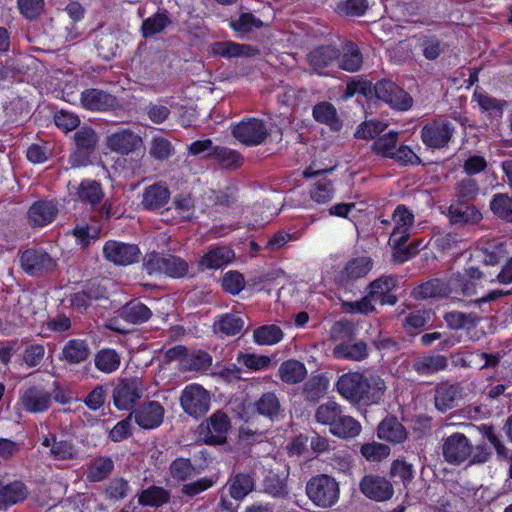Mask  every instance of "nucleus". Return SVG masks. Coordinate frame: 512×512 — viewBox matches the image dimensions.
Here are the masks:
<instances>
[{
    "mask_svg": "<svg viewBox=\"0 0 512 512\" xmlns=\"http://www.w3.org/2000/svg\"><path fill=\"white\" fill-rule=\"evenodd\" d=\"M337 391L347 400L365 405L381 400L386 389L384 381L378 376L365 377L358 372L343 374L337 381Z\"/></svg>",
    "mask_w": 512,
    "mask_h": 512,
    "instance_id": "obj_1",
    "label": "nucleus"
},
{
    "mask_svg": "<svg viewBox=\"0 0 512 512\" xmlns=\"http://www.w3.org/2000/svg\"><path fill=\"white\" fill-rule=\"evenodd\" d=\"M441 450L445 461L452 465H461L467 460L469 464H483L491 456V451L485 443L473 447L470 440L459 432L443 438Z\"/></svg>",
    "mask_w": 512,
    "mask_h": 512,
    "instance_id": "obj_2",
    "label": "nucleus"
},
{
    "mask_svg": "<svg viewBox=\"0 0 512 512\" xmlns=\"http://www.w3.org/2000/svg\"><path fill=\"white\" fill-rule=\"evenodd\" d=\"M143 270L150 276L166 275L171 278H182L189 270L188 263L175 255H162L156 252L147 254L143 259Z\"/></svg>",
    "mask_w": 512,
    "mask_h": 512,
    "instance_id": "obj_3",
    "label": "nucleus"
},
{
    "mask_svg": "<svg viewBox=\"0 0 512 512\" xmlns=\"http://www.w3.org/2000/svg\"><path fill=\"white\" fill-rule=\"evenodd\" d=\"M308 498L318 507L330 508L339 499L338 482L331 476L321 474L312 477L306 484Z\"/></svg>",
    "mask_w": 512,
    "mask_h": 512,
    "instance_id": "obj_4",
    "label": "nucleus"
},
{
    "mask_svg": "<svg viewBox=\"0 0 512 512\" xmlns=\"http://www.w3.org/2000/svg\"><path fill=\"white\" fill-rule=\"evenodd\" d=\"M230 428L229 416L222 410H217L199 426V435L206 444L221 445L226 442Z\"/></svg>",
    "mask_w": 512,
    "mask_h": 512,
    "instance_id": "obj_5",
    "label": "nucleus"
},
{
    "mask_svg": "<svg viewBox=\"0 0 512 512\" xmlns=\"http://www.w3.org/2000/svg\"><path fill=\"white\" fill-rule=\"evenodd\" d=\"M144 391L140 378L120 379L113 389V403L119 410H129L142 397Z\"/></svg>",
    "mask_w": 512,
    "mask_h": 512,
    "instance_id": "obj_6",
    "label": "nucleus"
},
{
    "mask_svg": "<svg viewBox=\"0 0 512 512\" xmlns=\"http://www.w3.org/2000/svg\"><path fill=\"white\" fill-rule=\"evenodd\" d=\"M211 398L200 385L186 386L180 396L182 409L191 417L199 418L209 411Z\"/></svg>",
    "mask_w": 512,
    "mask_h": 512,
    "instance_id": "obj_7",
    "label": "nucleus"
},
{
    "mask_svg": "<svg viewBox=\"0 0 512 512\" xmlns=\"http://www.w3.org/2000/svg\"><path fill=\"white\" fill-rule=\"evenodd\" d=\"M73 138L76 149L69 157V164L77 168L88 163V158L98 143V136L92 128L84 126L75 132Z\"/></svg>",
    "mask_w": 512,
    "mask_h": 512,
    "instance_id": "obj_8",
    "label": "nucleus"
},
{
    "mask_svg": "<svg viewBox=\"0 0 512 512\" xmlns=\"http://www.w3.org/2000/svg\"><path fill=\"white\" fill-rule=\"evenodd\" d=\"M232 134L242 144L252 147L265 142L268 137V129L264 121L248 118L236 124L232 129Z\"/></svg>",
    "mask_w": 512,
    "mask_h": 512,
    "instance_id": "obj_9",
    "label": "nucleus"
},
{
    "mask_svg": "<svg viewBox=\"0 0 512 512\" xmlns=\"http://www.w3.org/2000/svg\"><path fill=\"white\" fill-rule=\"evenodd\" d=\"M374 93L379 100L389 104L397 110H408L413 103L410 95L391 80L378 81L373 87Z\"/></svg>",
    "mask_w": 512,
    "mask_h": 512,
    "instance_id": "obj_10",
    "label": "nucleus"
},
{
    "mask_svg": "<svg viewBox=\"0 0 512 512\" xmlns=\"http://www.w3.org/2000/svg\"><path fill=\"white\" fill-rule=\"evenodd\" d=\"M21 268L30 276H42L54 270L56 263L41 249H28L20 255Z\"/></svg>",
    "mask_w": 512,
    "mask_h": 512,
    "instance_id": "obj_11",
    "label": "nucleus"
},
{
    "mask_svg": "<svg viewBox=\"0 0 512 512\" xmlns=\"http://www.w3.org/2000/svg\"><path fill=\"white\" fill-rule=\"evenodd\" d=\"M454 133V126L447 120H435L421 129L423 143L433 149L448 145Z\"/></svg>",
    "mask_w": 512,
    "mask_h": 512,
    "instance_id": "obj_12",
    "label": "nucleus"
},
{
    "mask_svg": "<svg viewBox=\"0 0 512 512\" xmlns=\"http://www.w3.org/2000/svg\"><path fill=\"white\" fill-rule=\"evenodd\" d=\"M105 258L115 265L127 266L138 262L141 251L136 244L110 240L103 247Z\"/></svg>",
    "mask_w": 512,
    "mask_h": 512,
    "instance_id": "obj_13",
    "label": "nucleus"
},
{
    "mask_svg": "<svg viewBox=\"0 0 512 512\" xmlns=\"http://www.w3.org/2000/svg\"><path fill=\"white\" fill-rule=\"evenodd\" d=\"M359 489L367 498L377 502L387 501L394 494L390 481L375 474L364 476L359 483Z\"/></svg>",
    "mask_w": 512,
    "mask_h": 512,
    "instance_id": "obj_14",
    "label": "nucleus"
},
{
    "mask_svg": "<svg viewBox=\"0 0 512 512\" xmlns=\"http://www.w3.org/2000/svg\"><path fill=\"white\" fill-rule=\"evenodd\" d=\"M463 397V388L459 383L442 381L435 386L434 404L439 412L445 413L455 408Z\"/></svg>",
    "mask_w": 512,
    "mask_h": 512,
    "instance_id": "obj_15",
    "label": "nucleus"
},
{
    "mask_svg": "<svg viewBox=\"0 0 512 512\" xmlns=\"http://www.w3.org/2000/svg\"><path fill=\"white\" fill-rule=\"evenodd\" d=\"M135 422L143 429H154L160 426L164 419V408L157 401H149L131 412Z\"/></svg>",
    "mask_w": 512,
    "mask_h": 512,
    "instance_id": "obj_16",
    "label": "nucleus"
},
{
    "mask_svg": "<svg viewBox=\"0 0 512 512\" xmlns=\"http://www.w3.org/2000/svg\"><path fill=\"white\" fill-rule=\"evenodd\" d=\"M142 144V138L129 129L117 131L107 138L108 148L122 155L138 150Z\"/></svg>",
    "mask_w": 512,
    "mask_h": 512,
    "instance_id": "obj_17",
    "label": "nucleus"
},
{
    "mask_svg": "<svg viewBox=\"0 0 512 512\" xmlns=\"http://www.w3.org/2000/svg\"><path fill=\"white\" fill-rule=\"evenodd\" d=\"M171 193L164 182H157L146 187L142 194L141 205L149 211H159L170 200Z\"/></svg>",
    "mask_w": 512,
    "mask_h": 512,
    "instance_id": "obj_18",
    "label": "nucleus"
},
{
    "mask_svg": "<svg viewBox=\"0 0 512 512\" xmlns=\"http://www.w3.org/2000/svg\"><path fill=\"white\" fill-rule=\"evenodd\" d=\"M22 408L30 413H42L51 404V394L42 388L31 386L20 397Z\"/></svg>",
    "mask_w": 512,
    "mask_h": 512,
    "instance_id": "obj_19",
    "label": "nucleus"
},
{
    "mask_svg": "<svg viewBox=\"0 0 512 512\" xmlns=\"http://www.w3.org/2000/svg\"><path fill=\"white\" fill-rule=\"evenodd\" d=\"M226 486L228 487L229 495L234 500H242L252 492L255 487V473H236L228 480Z\"/></svg>",
    "mask_w": 512,
    "mask_h": 512,
    "instance_id": "obj_20",
    "label": "nucleus"
},
{
    "mask_svg": "<svg viewBox=\"0 0 512 512\" xmlns=\"http://www.w3.org/2000/svg\"><path fill=\"white\" fill-rule=\"evenodd\" d=\"M341 52L332 45L318 46L307 56L310 66L317 72L329 67L334 61L338 60Z\"/></svg>",
    "mask_w": 512,
    "mask_h": 512,
    "instance_id": "obj_21",
    "label": "nucleus"
},
{
    "mask_svg": "<svg viewBox=\"0 0 512 512\" xmlns=\"http://www.w3.org/2000/svg\"><path fill=\"white\" fill-rule=\"evenodd\" d=\"M81 102L85 108L96 111H105L116 105L114 96L98 89H87L82 92Z\"/></svg>",
    "mask_w": 512,
    "mask_h": 512,
    "instance_id": "obj_22",
    "label": "nucleus"
},
{
    "mask_svg": "<svg viewBox=\"0 0 512 512\" xmlns=\"http://www.w3.org/2000/svg\"><path fill=\"white\" fill-rule=\"evenodd\" d=\"M449 217L454 224H476L482 219V214L475 206L468 204V202L460 201L451 204L449 207Z\"/></svg>",
    "mask_w": 512,
    "mask_h": 512,
    "instance_id": "obj_23",
    "label": "nucleus"
},
{
    "mask_svg": "<svg viewBox=\"0 0 512 512\" xmlns=\"http://www.w3.org/2000/svg\"><path fill=\"white\" fill-rule=\"evenodd\" d=\"M378 438L391 443H401L407 438L405 427L395 418L386 417L377 428Z\"/></svg>",
    "mask_w": 512,
    "mask_h": 512,
    "instance_id": "obj_24",
    "label": "nucleus"
},
{
    "mask_svg": "<svg viewBox=\"0 0 512 512\" xmlns=\"http://www.w3.org/2000/svg\"><path fill=\"white\" fill-rule=\"evenodd\" d=\"M211 52L214 55H219L225 58H233L254 56L258 50L251 45L238 44L232 41H224L214 43L211 47Z\"/></svg>",
    "mask_w": 512,
    "mask_h": 512,
    "instance_id": "obj_25",
    "label": "nucleus"
},
{
    "mask_svg": "<svg viewBox=\"0 0 512 512\" xmlns=\"http://www.w3.org/2000/svg\"><path fill=\"white\" fill-rule=\"evenodd\" d=\"M443 279L446 297L470 296L475 293V283L460 272L452 273L448 278Z\"/></svg>",
    "mask_w": 512,
    "mask_h": 512,
    "instance_id": "obj_26",
    "label": "nucleus"
},
{
    "mask_svg": "<svg viewBox=\"0 0 512 512\" xmlns=\"http://www.w3.org/2000/svg\"><path fill=\"white\" fill-rule=\"evenodd\" d=\"M58 212L52 201H37L29 209V220L35 226H44L54 220Z\"/></svg>",
    "mask_w": 512,
    "mask_h": 512,
    "instance_id": "obj_27",
    "label": "nucleus"
},
{
    "mask_svg": "<svg viewBox=\"0 0 512 512\" xmlns=\"http://www.w3.org/2000/svg\"><path fill=\"white\" fill-rule=\"evenodd\" d=\"M44 447H50L51 456L57 460H70L76 457L74 445L64 439H58L55 434H49L42 441Z\"/></svg>",
    "mask_w": 512,
    "mask_h": 512,
    "instance_id": "obj_28",
    "label": "nucleus"
},
{
    "mask_svg": "<svg viewBox=\"0 0 512 512\" xmlns=\"http://www.w3.org/2000/svg\"><path fill=\"white\" fill-rule=\"evenodd\" d=\"M255 411L270 420H276L282 413L278 396L273 392L262 394L253 404Z\"/></svg>",
    "mask_w": 512,
    "mask_h": 512,
    "instance_id": "obj_29",
    "label": "nucleus"
},
{
    "mask_svg": "<svg viewBox=\"0 0 512 512\" xmlns=\"http://www.w3.org/2000/svg\"><path fill=\"white\" fill-rule=\"evenodd\" d=\"M89 355L90 348L84 340L71 339L64 345L60 359L73 365L86 361Z\"/></svg>",
    "mask_w": 512,
    "mask_h": 512,
    "instance_id": "obj_30",
    "label": "nucleus"
},
{
    "mask_svg": "<svg viewBox=\"0 0 512 512\" xmlns=\"http://www.w3.org/2000/svg\"><path fill=\"white\" fill-rule=\"evenodd\" d=\"M339 68L347 72H357L363 64V56L358 46L347 41L342 47V56L339 57Z\"/></svg>",
    "mask_w": 512,
    "mask_h": 512,
    "instance_id": "obj_31",
    "label": "nucleus"
},
{
    "mask_svg": "<svg viewBox=\"0 0 512 512\" xmlns=\"http://www.w3.org/2000/svg\"><path fill=\"white\" fill-rule=\"evenodd\" d=\"M333 355L339 359L362 361L368 357V346L364 341L340 343L334 347Z\"/></svg>",
    "mask_w": 512,
    "mask_h": 512,
    "instance_id": "obj_32",
    "label": "nucleus"
},
{
    "mask_svg": "<svg viewBox=\"0 0 512 512\" xmlns=\"http://www.w3.org/2000/svg\"><path fill=\"white\" fill-rule=\"evenodd\" d=\"M278 375L283 382L296 384L306 378L307 370L302 362L289 359L281 363L278 369Z\"/></svg>",
    "mask_w": 512,
    "mask_h": 512,
    "instance_id": "obj_33",
    "label": "nucleus"
},
{
    "mask_svg": "<svg viewBox=\"0 0 512 512\" xmlns=\"http://www.w3.org/2000/svg\"><path fill=\"white\" fill-rule=\"evenodd\" d=\"M411 296L416 300L446 297L444 279L433 278L415 287Z\"/></svg>",
    "mask_w": 512,
    "mask_h": 512,
    "instance_id": "obj_34",
    "label": "nucleus"
},
{
    "mask_svg": "<svg viewBox=\"0 0 512 512\" xmlns=\"http://www.w3.org/2000/svg\"><path fill=\"white\" fill-rule=\"evenodd\" d=\"M119 316L132 324H140L150 319L152 312L143 303L133 300L121 307L118 311Z\"/></svg>",
    "mask_w": 512,
    "mask_h": 512,
    "instance_id": "obj_35",
    "label": "nucleus"
},
{
    "mask_svg": "<svg viewBox=\"0 0 512 512\" xmlns=\"http://www.w3.org/2000/svg\"><path fill=\"white\" fill-rule=\"evenodd\" d=\"M343 414V410L338 403L328 401L316 409L315 419L318 423L328 426L329 431H331Z\"/></svg>",
    "mask_w": 512,
    "mask_h": 512,
    "instance_id": "obj_36",
    "label": "nucleus"
},
{
    "mask_svg": "<svg viewBox=\"0 0 512 512\" xmlns=\"http://www.w3.org/2000/svg\"><path fill=\"white\" fill-rule=\"evenodd\" d=\"M27 490L23 483L13 482L7 485H0V510L7 508L9 505L16 504L25 500Z\"/></svg>",
    "mask_w": 512,
    "mask_h": 512,
    "instance_id": "obj_37",
    "label": "nucleus"
},
{
    "mask_svg": "<svg viewBox=\"0 0 512 512\" xmlns=\"http://www.w3.org/2000/svg\"><path fill=\"white\" fill-rule=\"evenodd\" d=\"M233 258L234 252L226 246H221L213 248L206 253L202 257L200 264L208 269H218L231 262Z\"/></svg>",
    "mask_w": 512,
    "mask_h": 512,
    "instance_id": "obj_38",
    "label": "nucleus"
},
{
    "mask_svg": "<svg viewBox=\"0 0 512 512\" xmlns=\"http://www.w3.org/2000/svg\"><path fill=\"white\" fill-rule=\"evenodd\" d=\"M447 366V358L439 354L419 357L413 362V369L420 374L442 371L445 370Z\"/></svg>",
    "mask_w": 512,
    "mask_h": 512,
    "instance_id": "obj_39",
    "label": "nucleus"
},
{
    "mask_svg": "<svg viewBox=\"0 0 512 512\" xmlns=\"http://www.w3.org/2000/svg\"><path fill=\"white\" fill-rule=\"evenodd\" d=\"M113 468L114 462L110 457H97L88 466L87 479L90 482L102 481L112 473Z\"/></svg>",
    "mask_w": 512,
    "mask_h": 512,
    "instance_id": "obj_40",
    "label": "nucleus"
},
{
    "mask_svg": "<svg viewBox=\"0 0 512 512\" xmlns=\"http://www.w3.org/2000/svg\"><path fill=\"white\" fill-rule=\"evenodd\" d=\"M372 268L370 258L359 257L349 261L341 273V277L346 281H354L365 277Z\"/></svg>",
    "mask_w": 512,
    "mask_h": 512,
    "instance_id": "obj_41",
    "label": "nucleus"
},
{
    "mask_svg": "<svg viewBox=\"0 0 512 512\" xmlns=\"http://www.w3.org/2000/svg\"><path fill=\"white\" fill-rule=\"evenodd\" d=\"M447 326L453 330L474 328L480 318L475 313H463L459 311L447 312L444 315Z\"/></svg>",
    "mask_w": 512,
    "mask_h": 512,
    "instance_id": "obj_42",
    "label": "nucleus"
},
{
    "mask_svg": "<svg viewBox=\"0 0 512 512\" xmlns=\"http://www.w3.org/2000/svg\"><path fill=\"white\" fill-rule=\"evenodd\" d=\"M208 156L215 157L221 167L227 170H235L243 164V157L241 154L227 147H214Z\"/></svg>",
    "mask_w": 512,
    "mask_h": 512,
    "instance_id": "obj_43",
    "label": "nucleus"
},
{
    "mask_svg": "<svg viewBox=\"0 0 512 512\" xmlns=\"http://www.w3.org/2000/svg\"><path fill=\"white\" fill-rule=\"evenodd\" d=\"M170 500V492L163 487L151 486L141 492L138 502L143 506L159 507Z\"/></svg>",
    "mask_w": 512,
    "mask_h": 512,
    "instance_id": "obj_44",
    "label": "nucleus"
},
{
    "mask_svg": "<svg viewBox=\"0 0 512 512\" xmlns=\"http://www.w3.org/2000/svg\"><path fill=\"white\" fill-rule=\"evenodd\" d=\"M330 432L339 438H354L360 434L361 425L353 417L343 414Z\"/></svg>",
    "mask_w": 512,
    "mask_h": 512,
    "instance_id": "obj_45",
    "label": "nucleus"
},
{
    "mask_svg": "<svg viewBox=\"0 0 512 512\" xmlns=\"http://www.w3.org/2000/svg\"><path fill=\"white\" fill-rule=\"evenodd\" d=\"M95 46L99 55L110 60L116 55L118 48L116 35L111 32H99L95 35Z\"/></svg>",
    "mask_w": 512,
    "mask_h": 512,
    "instance_id": "obj_46",
    "label": "nucleus"
},
{
    "mask_svg": "<svg viewBox=\"0 0 512 512\" xmlns=\"http://www.w3.org/2000/svg\"><path fill=\"white\" fill-rule=\"evenodd\" d=\"M196 473V468L188 458L178 457L169 466V474L177 482H184Z\"/></svg>",
    "mask_w": 512,
    "mask_h": 512,
    "instance_id": "obj_47",
    "label": "nucleus"
},
{
    "mask_svg": "<svg viewBox=\"0 0 512 512\" xmlns=\"http://www.w3.org/2000/svg\"><path fill=\"white\" fill-rule=\"evenodd\" d=\"M490 209L498 218L512 223V198L508 194H495L490 202Z\"/></svg>",
    "mask_w": 512,
    "mask_h": 512,
    "instance_id": "obj_48",
    "label": "nucleus"
},
{
    "mask_svg": "<svg viewBox=\"0 0 512 512\" xmlns=\"http://www.w3.org/2000/svg\"><path fill=\"white\" fill-rule=\"evenodd\" d=\"M479 194L478 182L470 176L459 179L455 185V196L464 202L473 201Z\"/></svg>",
    "mask_w": 512,
    "mask_h": 512,
    "instance_id": "obj_49",
    "label": "nucleus"
},
{
    "mask_svg": "<svg viewBox=\"0 0 512 512\" xmlns=\"http://www.w3.org/2000/svg\"><path fill=\"white\" fill-rule=\"evenodd\" d=\"M77 194L82 201L87 202L92 206L100 203L104 196L101 185L97 181L93 180L82 181L79 185Z\"/></svg>",
    "mask_w": 512,
    "mask_h": 512,
    "instance_id": "obj_50",
    "label": "nucleus"
},
{
    "mask_svg": "<svg viewBox=\"0 0 512 512\" xmlns=\"http://www.w3.org/2000/svg\"><path fill=\"white\" fill-rule=\"evenodd\" d=\"M231 28L241 36L252 32L254 28H261L263 22L250 12L241 13L237 18L231 19Z\"/></svg>",
    "mask_w": 512,
    "mask_h": 512,
    "instance_id": "obj_51",
    "label": "nucleus"
},
{
    "mask_svg": "<svg viewBox=\"0 0 512 512\" xmlns=\"http://www.w3.org/2000/svg\"><path fill=\"white\" fill-rule=\"evenodd\" d=\"M314 118L321 123L329 125L332 129L338 130L341 126L335 107L327 102H321L313 108Z\"/></svg>",
    "mask_w": 512,
    "mask_h": 512,
    "instance_id": "obj_52",
    "label": "nucleus"
},
{
    "mask_svg": "<svg viewBox=\"0 0 512 512\" xmlns=\"http://www.w3.org/2000/svg\"><path fill=\"white\" fill-rule=\"evenodd\" d=\"M95 366L104 373H112L120 366V356L115 350L102 349L95 356Z\"/></svg>",
    "mask_w": 512,
    "mask_h": 512,
    "instance_id": "obj_53",
    "label": "nucleus"
},
{
    "mask_svg": "<svg viewBox=\"0 0 512 512\" xmlns=\"http://www.w3.org/2000/svg\"><path fill=\"white\" fill-rule=\"evenodd\" d=\"M397 142L398 133L390 131L376 139L371 146V150L377 155L390 158L396 150Z\"/></svg>",
    "mask_w": 512,
    "mask_h": 512,
    "instance_id": "obj_54",
    "label": "nucleus"
},
{
    "mask_svg": "<svg viewBox=\"0 0 512 512\" xmlns=\"http://www.w3.org/2000/svg\"><path fill=\"white\" fill-rule=\"evenodd\" d=\"M170 24L171 20L166 13H156L143 21L141 30L143 36L147 38L161 33Z\"/></svg>",
    "mask_w": 512,
    "mask_h": 512,
    "instance_id": "obj_55",
    "label": "nucleus"
},
{
    "mask_svg": "<svg viewBox=\"0 0 512 512\" xmlns=\"http://www.w3.org/2000/svg\"><path fill=\"white\" fill-rule=\"evenodd\" d=\"M253 338L260 345H273L282 340L283 332L276 325H265L254 330Z\"/></svg>",
    "mask_w": 512,
    "mask_h": 512,
    "instance_id": "obj_56",
    "label": "nucleus"
},
{
    "mask_svg": "<svg viewBox=\"0 0 512 512\" xmlns=\"http://www.w3.org/2000/svg\"><path fill=\"white\" fill-rule=\"evenodd\" d=\"M243 327L244 319L237 314H226L214 324L216 331L222 332L228 336L240 333Z\"/></svg>",
    "mask_w": 512,
    "mask_h": 512,
    "instance_id": "obj_57",
    "label": "nucleus"
},
{
    "mask_svg": "<svg viewBox=\"0 0 512 512\" xmlns=\"http://www.w3.org/2000/svg\"><path fill=\"white\" fill-rule=\"evenodd\" d=\"M420 48L426 59L435 60L445 52L447 46L435 36H424L420 40Z\"/></svg>",
    "mask_w": 512,
    "mask_h": 512,
    "instance_id": "obj_58",
    "label": "nucleus"
},
{
    "mask_svg": "<svg viewBox=\"0 0 512 512\" xmlns=\"http://www.w3.org/2000/svg\"><path fill=\"white\" fill-rule=\"evenodd\" d=\"M45 357V347L40 343H27L21 354L22 362L29 368L39 366Z\"/></svg>",
    "mask_w": 512,
    "mask_h": 512,
    "instance_id": "obj_59",
    "label": "nucleus"
},
{
    "mask_svg": "<svg viewBox=\"0 0 512 512\" xmlns=\"http://www.w3.org/2000/svg\"><path fill=\"white\" fill-rule=\"evenodd\" d=\"M194 203L190 195H177L172 201L171 207L166 209V213L175 211L179 220L189 219L192 215Z\"/></svg>",
    "mask_w": 512,
    "mask_h": 512,
    "instance_id": "obj_60",
    "label": "nucleus"
},
{
    "mask_svg": "<svg viewBox=\"0 0 512 512\" xmlns=\"http://www.w3.org/2000/svg\"><path fill=\"white\" fill-rule=\"evenodd\" d=\"M360 451L362 456L371 462L381 461L390 454L389 446L377 442L362 445Z\"/></svg>",
    "mask_w": 512,
    "mask_h": 512,
    "instance_id": "obj_61",
    "label": "nucleus"
},
{
    "mask_svg": "<svg viewBox=\"0 0 512 512\" xmlns=\"http://www.w3.org/2000/svg\"><path fill=\"white\" fill-rule=\"evenodd\" d=\"M397 278L394 276H382L369 285V295L372 299H377L387 292H391L397 286Z\"/></svg>",
    "mask_w": 512,
    "mask_h": 512,
    "instance_id": "obj_62",
    "label": "nucleus"
},
{
    "mask_svg": "<svg viewBox=\"0 0 512 512\" xmlns=\"http://www.w3.org/2000/svg\"><path fill=\"white\" fill-rule=\"evenodd\" d=\"M20 13L28 20H36L44 12V0H17Z\"/></svg>",
    "mask_w": 512,
    "mask_h": 512,
    "instance_id": "obj_63",
    "label": "nucleus"
},
{
    "mask_svg": "<svg viewBox=\"0 0 512 512\" xmlns=\"http://www.w3.org/2000/svg\"><path fill=\"white\" fill-rule=\"evenodd\" d=\"M222 286L225 291L236 295L245 287L244 277L238 271H229L223 276Z\"/></svg>",
    "mask_w": 512,
    "mask_h": 512,
    "instance_id": "obj_64",
    "label": "nucleus"
}]
</instances>
